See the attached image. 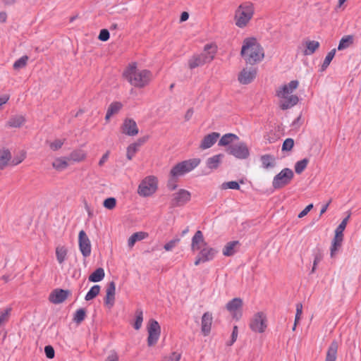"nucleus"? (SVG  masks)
<instances>
[{
  "label": "nucleus",
  "instance_id": "412c9836",
  "mask_svg": "<svg viewBox=\"0 0 361 361\" xmlns=\"http://www.w3.org/2000/svg\"><path fill=\"white\" fill-rule=\"evenodd\" d=\"M217 253L218 250L216 249L205 247L200 250L199 255L202 257L203 262H207L214 259Z\"/></svg>",
  "mask_w": 361,
  "mask_h": 361
},
{
  "label": "nucleus",
  "instance_id": "f704fd0d",
  "mask_svg": "<svg viewBox=\"0 0 361 361\" xmlns=\"http://www.w3.org/2000/svg\"><path fill=\"white\" fill-rule=\"evenodd\" d=\"M68 250L64 246H59L56 248V257L58 262L62 264L67 256Z\"/></svg>",
  "mask_w": 361,
  "mask_h": 361
},
{
  "label": "nucleus",
  "instance_id": "473e14b6",
  "mask_svg": "<svg viewBox=\"0 0 361 361\" xmlns=\"http://www.w3.org/2000/svg\"><path fill=\"white\" fill-rule=\"evenodd\" d=\"M105 276V272L103 268L99 267L94 270L88 277V279L91 282H99L104 279Z\"/></svg>",
  "mask_w": 361,
  "mask_h": 361
},
{
  "label": "nucleus",
  "instance_id": "09e8293b",
  "mask_svg": "<svg viewBox=\"0 0 361 361\" xmlns=\"http://www.w3.org/2000/svg\"><path fill=\"white\" fill-rule=\"evenodd\" d=\"M293 146H294V140L293 138H290V137L286 138L282 144L281 150L283 152L291 151Z\"/></svg>",
  "mask_w": 361,
  "mask_h": 361
},
{
  "label": "nucleus",
  "instance_id": "2eb2a0df",
  "mask_svg": "<svg viewBox=\"0 0 361 361\" xmlns=\"http://www.w3.org/2000/svg\"><path fill=\"white\" fill-rule=\"evenodd\" d=\"M69 294L70 291L68 290L56 288L50 293L49 300L54 304H60L66 300Z\"/></svg>",
  "mask_w": 361,
  "mask_h": 361
},
{
  "label": "nucleus",
  "instance_id": "4c0bfd02",
  "mask_svg": "<svg viewBox=\"0 0 361 361\" xmlns=\"http://www.w3.org/2000/svg\"><path fill=\"white\" fill-rule=\"evenodd\" d=\"M353 43V37L352 35H346L341 38L339 42L338 49L343 50L350 47Z\"/></svg>",
  "mask_w": 361,
  "mask_h": 361
},
{
  "label": "nucleus",
  "instance_id": "0eeeda50",
  "mask_svg": "<svg viewBox=\"0 0 361 361\" xmlns=\"http://www.w3.org/2000/svg\"><path fill=\"white\" fill-rule=\"evenodd\" d=\"M157 189V180L154 176H147L142 180L137 189L140 196L149 197L154 194Z\"/></svg>",
  "mask_w": 361,
  "mask_h": 361
},
{
  "label": "nucleus",
  "instance_id": "6ab92c4d",
  "mask_svg": "<svg viewBox=\"0 0 361 361\" xmlns=\"http://www.w3.org/2000/svg\"><path fill=\"white\" fill-rule=\"evenodd\" d=\"M256 73L255 69L250 71L243 69L238 75V80L243 85L250 84L255 79Z\"/></svg>",
  "mask_w": 361,
  "mask_h": 361
},
{
  "label": "nucleus",
  "instance_id": "c9c22d12",
  "mask_svg": "<svg viewBox=\"0 0 361 361\" xmlns=\"http://www.w3.org/2000/svg\"><path fill=\"white\" fill-rule=\"evenodd\" d=\"M11 159V154L8 149L0 151V169H3Z\"/></svg>",
  "mask_w": 361,
  "mask_h": 361
},
{
  "label": "nucleus",
  "instance_id": "4be33fe9",
  "mask_svg": "<svg viewBox=\"0 0 361 361\" xmlns=\"http://www.w3.org/2000/svg\"><path fill=\"white\" fill-rule=\"evenodd\" d=\"M202 243L204 245H207V243L204 241L203 233L201 231H197L193 235L192 238L191 243V250L195 252L196 250H200V244Z\"/></svg>",
  "mask_w": 361,
  "mask_h": 361
},
{
  "label": "nucleus",
  "instance_id": "39448f33",
  "mask_svg": "<svg viewBox=\"0 0 361 361\" xmlns=\"http://www.w3.org/2000/svg\"><path fill=\"white\" fill-rule=\"evenodd\" d=\"M350 217V212L344 218L335 230V235L331 242V256L333 257L338 248L341 246L343 240V231L345 230L348 221Z\"/></svg>",
  "mask_w": 361,
  "mask_h": 361
},
{
  "label": "nucleus",
  "instance_id": "3c124183",
  "mask_svg": "<svg viewBox=\"0 0 361 361\" xmlns=\"http://www.w3.org/2000/svg\"><path fill=\"white\" fill-rule=\"evenodd\" d=\"M116 205V200L114 197H108L103 202V206L108 209H113Z\"/></svg>",
  "mask_w": 361,
  "mask_h": 361
},
{
  "label": "nucleus",
  "instance_id": "20e7f679",
  "mask_svg": "<svg viewBox=\"0 0 361 361\" xmlns=\"http://www.w3.org/2000/svg\"><path fill=\"white\" fill-rule=\"evenodd\" d=\"M254 13L252 4L245 3L239 6L235 11V25L238 27H245Z\"/></svg>",
  "mask_w": 361,
  "mask_h": 361
},
{
  "label": "nucleus",
  "instance_id": "b1692460",
  "mask_svg": "<svg viewBox=\"0 0 361 361\" xmlns=\"http://www.w3.org/2000/svg\"><path fill=\"white\" fill-rule=\"evenodd\" d=\"M240 245V244L238 240H233L227 243L223 249V255L226 257L234 255L238 252L236 247H239Z\"/></svg>",
  "mask_w": 361,
  "mask_h": 361
},
{
  "label": "nucleus",
  "instance_id": "052dcab7",
  "mask_svg": "<svg viewBox=\"0 0 361 361\" xmlns=\"http://www.w3.org/2000/svg\"><path fill=\"white\" fill-rule=\"evenodd\" d=\"M302 305L301 303H298L296 305V314H295V323H297L300 320V315L302 314Z\"/></svg>",
  "mask_w": 361,
  "mask_h": 361
},
{
  "label": "nucleus",
  "instance_id": "393cba45",
  "mask_svg": "<svg viewBox=\"0 0 361 361\" xmlns=\"http://www.w3.org/2000/svg\"><path fill=\"white\" fill-rule=\"evenodd\" d=\"M338 348V342L335 340L333 341L328 348L325 361H336L337 357Z\"/></svg>",
  "mask_w": 361,
  "mask_h": 361
},
{
  "label": "nucleus",
  "instance_id": "c756f323",
  "mask_svg": "<svg viewBox=\"0 0 361 361\" xmlns=\"http://www.w3.org/2000/svg\"><path fill=\"white\" fill-rule=\"evenodd\" d=\"M239 139L238 136L233 133H226L224 135L219 141V146H229L234 141Z\"/></svg>",
  "mask_w": 361,
  "mask_h": 361
},
{
  "label": "nucleus",
  "instance_id": "a18cd8bd",
  "mask_svg": "<svg viewBox=\"0 0 361 361\" xmlns=\"http://www.w3.org/2000/svg\"><path fill=\"white\" fill-rule=\"evenodd\" d=\"M28 59H29L28 56L25 55V56H23L22 57H20V59L16 60L13 65V69L19 70V69H21V68L25 67L27 65Z\"/></svg>",
  "mask_w": 361,
  "mask_h": 361
},
{
  "label": "nucleus",
  "instance_id": "9b49d317",
  "mask_svg": "<svg viewBox=\"0 0 361 361\" xmlns=\"http://www.w3.org/2000/svg\"><path fill=\"white\" fill-rule=\"evenodd\" d=\"M191 194L185 189H180L177 192L172 195L171 204L173 207H181L190 201Z\"/></svg>",
  "mask_w": 361,
  "mask_h": 361
},
{
  "label": "nucleus",
  "instance_id": "13d9d810",
  "mask_svg": "<svg viewBox=\"0 0 361 361\" xmlns=\"http://www.w3.org/2000/svg\"><path fill=\"white\" fill-rule=\"evenodd\" d=\"M238 326H234L233 329L232 334H231V341L228 343V345H232L235 342L237 337H238Z\"/></svg>",
  "mask_w": 361,
  "mask_h": 361
},
{
  "label": "nucleus",
  "instance_id": "6e6552de",
  "mask_svg": "<svg viewBox=\"0 0 361 361\" xmlns=\"http://www.w3.org/2000/svg\"><path fill=\"white\" fill-rule=\"evenodd\" d=\"M226 152L238 159H246L250 156V150L244 142L232 144L226 149Z\"/></svg>",
  "mask_w": 361,
  "mask_h": 361
},
{
  "label": "nucleus",
  "instance_id": "c03bdc74",
  "mask_svg": "<svg viewBox=\"0 0 361 361\" xmlns=\"http://www.w3.org/2000/svg\"><path fill=\"white\" fill-rule=\"evenodd\" d=\"M143 321V312L142 310L140 309H137L135 312V321L133 325V327L136 330H139L142 324Z\"/></svg>",
  "mask_w": 361,
  "mask_h": 361
},
{
  "label": "nucleus",
  "instance_id": "774afa93",
  "mask_svg": "<svg viewBox=\"0 0 361 361\" xmlns=\"http://www.w3.org/2000/svg\"><path fill=\"white\" fill-rule=\"evenodd\" d=\"M118 357L116 353L109 355L105 361H118Z\"/></svg>",
  "mask_w": 361,
  "mask_h": 361
},
{
  "label": "nucleus",
  "instance_id": "dca6fc26",
  "mask_svg": "<svg viewBox=\"0 0 361 361\" xmlns=\"http://www.w3.org/2000/svg\"><path fill=\"white\" fill-rule=\"evenodd\" d=\"M220 137V133L212 132L204 137L200 145V148L207 149L212 147Z\"/></svg>",
  "mask_w": 361,
  "mask_h": 361
},
{
  "label": "nucleus",
  "instance_id": "de8ad7c7",
  "mask_svg": "<svg viewBox=\"0 0 361 361\" xmlns=\"http://www.w3.org/2000/svg\"><path fill=\"white\" fill-rule=\"evenodd\" d=\"M221 188L223 190H226V189L240 190V186L237 181L232 180V181L223 183Z\"/></svg>",
  "mask_w": 361,
  "mask_h": 361
},
{
  "label": "nucleus",
  "instance_id": "69168bd1",
  "mask_svg": "<svg viewBox=\"0 0 361 361\" xmlns=\"http://www.w3.org/2000/svg\"><path fill=\"white\" fill-rule=\"evenodd\" d=\"M109 151H107L105 154H104L102 155V158L100 159V160L99 161V165L100 166H102L106 161V160L109 158Z\"/></svg>",
  "mask_w": 361,
  "mask_h": 361
},
{
  "label": "nucleus",
  "instance_id": "37998d69",
  "mask_svg": "<svg viewBox=\"0 0 361 361\" xmlns=\"http://www.w3.org/2000/svg\"><path fill=\"white\" fill-rule=\"evenodd\" d=\"M86 317V310L84 308H80L76 310L73 316V322L76 324H80L84 321Z\"/></svg>",
  "mask_w": 361,
  "mask_h": 361
},
{
  "label": "nucleus",
  "instance_id": "79ce46f5",
  "mask_svg": "<svg viewBox=\"0 0 361 361\" xmlns=\"http://www.w3.org/2000/svg\"><path fill=\"white\" fill-rule=\"evenodd\" d=\"M85 158V154L82 150H75L70 154L67 159L73 161H80Z\"/></svg>",
  "mask_w": 361,
  "mask_h": 361
},
{
  "label": "nucleus",
  "instance_id": "8fccbe9b",
  "mask_svg": "<svg viewBox=\"0 0 361 361\" xmlns=\"http://www.w3.org/2000/svg\"><path fill=\"white\" fill-rule=\"evenodd\" d=\"M138 150V147L133 143L130 144L127 147L126 157L128 160H131Z\"/></svg>",
  "mask_w": 361,
  "mask_h": 361
},
{
  "label": "nucleus",
  "instance_id": "1a4fd4ad",
  "mask_svg": "<svg viewBox=\"0 0 361 361\" xmlns=\"http://www.w3.org/2000/svg\"><path fill=\"white\" fill-rule=\"evenodd\" d=\"M147 344L149 346H152L157 343L160 336L161 327L159 322L154 319H149L147 325Z\"/></svg>",
  "mask_w": 361,
  "mask_h": 361
},
{
  "label": "nucleus",
  "instance_id": "c85d7f7f",
  "mask_svg": "<svg viewBox=\"0 0 361 361\" xmlns=\"http://www.w3.org/2000/svg\"><path fill=\"white\" fill-rule=\"evenodd\" d=\"M200 162L201 160L200 158H193L180 161L186 173L192 171L200 164Z\"/></svg>",
  "mask_w": 361,
  "mask_h": 361
},
{
  "label": "nucleus",
  "instance_id": "49530a36",
  "mask_svg": "<svg viewBox=\"0 0 361 361\" xmlns=\"http://www.w3.org/2000/svg\"><path fill=\"white\" fill-rule=\"evenodd\" d=\"M309 160L306 158L298 161L295 165V171L298 174H300L307 167Z\"/></svg>",
  "mask_w": 361,
  "mask_h": 361
},
{
  "label": "nucleus",
  "instance_id": "bb28decb",
  "mask_svg": "<svg viewBox=\"0 0 361 361\" xmlns=\"http://www.w3.org/2000/svg\"><path fill=\"white\" fill-rule=\"evenodd\" d=\"M285 100L282 101L280 104V107L282 110L288 109L293 106L296 105L299 101V98L297 95H290L288 97L286 96Z\"/></svg>",
  "mask_w": 361,
  "mask_h": 361
},
{
  "label": "nucleus",
  "instance_id": "58836bf2",
  "mask_svg": "<svg viewBox=\"0 0 361 361\" xmlns=\"http://www.w3.org/2000/svg\"><path fill=\"white\" fill-rule=\"evenodd\" d=\"M319 42L317 41H308L306 43V49L305 50V55H312L319 48Z\"/></svg>",
  "mask_w": 361,
  "mask_h": 361
},
{
  "label": "nucleus",
  "instance_id": "423d86ee",
  "mask_svg": "<svg viewBox=\"0 0 361 361\" xmlns=\"http://www.w3.org/2000/svg\"><path fill=\"white\" fill-rule=\"evenodd\" d=\"M293 176V171L289 168H285L274 177L272 187L276 190L281 189L288 185Z\"/></svg>",
  "mask_w": 361,
  "mask_h": 361
},
{
  "label": "nucleus",
  "instance_id": "a878e982",
  "mask_svg": "<svg viewBox=\"0 0 361 361\" xmlns=\"http://www.w3.org/2000/svg\"><path fill=\"white\" fill-rule=\"evenodd\" d=\"M122 108H123V104L121 102H111L107 109L106 116H105V120L106 121H109L110 118L113 115L118 114Z\"/></svg>",
  "mask_w": 361,
  "mask_h": 361
},
{
  "label": "nucleus",
  "instance_id": "7c9ffc66",
  "mask_svg": "<svg viewBox=\"0 0 361 361\" xmlns=\"http://www.w3.org/2000/svg\"><path fill=\"white\" fill-rule=\"evenodd\" d=\"M148 234L145 232H136L134 233L128 240V245L130 247L134 246L135 243L137 241L142 240L146 238Z\"/></svg>",
  "mask_w": 361,
  "mask_h": 361
},
{
  "label": "nucleus",
  "instance_id": "bf43d9fd",
  "mask_svg": "<svg viewBox=\"0 0 361 361\" xmlns=\"http://www.w3.org/2000/svg\"><path fill=\"white\" fill-rule=\"evenodd\" d=\"M25 157V154H21L14 157L12 160H11V164L13 166L18 165V164L21 163L24 160Z\"/></svg>",
  "mask_w": 361,
  "mask_h": 361
},
{
  "label": "nucleus",
  "instance_id": "5fc2aeb1",
  "mask_svg": "<svg viewBox=\"0 0 361 361\" xmlns=\"http://www.w3.org/2000/svg\"><path fill=\"white\" fill-rule=\"evenodd\" d=\"M44 353L46 355V357L49 359H52L55 356V351H54V348L49 345H46L44 347Z\"/></svg>",
  "mask_w": 361,
  "mask_h": 361
},
{
  "label": "nucleus",
  "instance_id": "e2e57ef3",
  "mask_svg": "<svg viewBox=\"0 0 361 361\" xmlns=\"http://www.w3.org/2000/svg\"><path fill=\"white\" fill-rule=\"evenodd\" d=\"M322 260V257L319 255H316L314 256V262H313V266L311 270V273H314L317 264Z\"/></svg>",
  "mask_w": 361,
  "mask_h": 361
},
{
  "label": "nucleus",
  "instance_id": "f257e3e1",
  "mask_svg": "<svg viewBox=\"0 0 361 361\" xmlns=\"http://www.w3.org/2000/svg\"><path fill=\"white\" fill-rule=\"evenodd\" d=\"M241 56L245 59L246 63L253 65L262 61L264 54L263 48L257 42L256 38L249 37L243 41Z\"/></svg>",
  "mask_w": 361,
  "mask_h": 361
},
{
  "label": "nucleus",
  "instance_id": "4468645a",
  "mask_svg": "<svg viewBox=\"0 0 361 361\" xmlns=\"http://www.w3.org/2000/svg\"><path fill=\"white\" fill-rule=\"evenodd\" d=\"M123 134L128 136H135L139 133L136 122L133 118H126L121 126Z\"/></svg>",
  "mask_w": 361,
  "mask_h": 361
},
{
  "label": "nucleus",
  "instance_id": "7ed1b4c3",
  "mask_svg": "<svg viewBox=\"0 0 361 361\" xmlns=\"http://www.w3.org/2000/svg\"><path fill=\"white\" fill-rule=\"evenodd\" d=\"M216 47L212 44H207L204 46L202 53L192 56L188 61V66L190 69L203 66L214 59Z\"/></svg>",
  "mask_w": 361,
  "mask_h": 361
},
{
  "label": "nucleus",
  "instance_id": "4d7b16f0",
  "mask_svg": "<svg viewBox=\"0 0 361 361\" xmlns=\"http://www.w3.org/2000/svg\"><path fill=\"white\" fill-rule=\"evenodd\" d=\"M63 145V142L62 140H55L54 142H52L50 144V148L54 151H56L59 149H60Z\"/></svg>",
  "mask_w": 361,
  "mask_h": 361
},
{
  "label": "nucleus",
  "instance_id": "cd10ccee",
  "mask_svg": "<svg viewBox=\"0 0 361 361\" xmlns=\"http://www.w3.org/2000/svg\"><path fill=\"white\" fill-rule=\"evenodd\" d=\"M262 167L264 169L274 168L276 165V159L274 156L267 154L260 157Z\"/></svg>",
  "mask_w": 361,
  "mask_h": 361
},
{
  "label": "nucleus",
  "instance_id": "864d4df0",
  "mask_svg": "<svg viewBox=\"0 0 361 361\" xmlns=\"http://www.w3.org/2000/svg\"><path fill=\"white\" fill-rule=\"evenodd\" d=\"M110 37L109 31L106 29H102L98 36V39L102 42L107 41Z\"/></svg>",
  "mask_w": 361,
  "mask_h": 361
},
{
  "label": "nucleus",
  "instance_id": "603ef678",
  "mask_svg": "<svg viewBox=\"0 0 361 361\" xmlns=\"http://www.w3.org/2000/svg\"><path fill=\"white\" fill-rule=\"evenodd\" d=\"M181 354L177 352H173L169 356L164 357L162 361H180Z\"/></svg>",
  "mask_w": 361,
  "mask_h": 361
},
{
  "label": "nucleus",
  "instance_id": "0e129e2a",
  "mask_svg": "<svg viewBox=\"0 0 361 361\" xmlns=\"http://www.w3.org/2000/svg\"><path fill=\"white\" fill-rule=\"evenodd\" d=\"M174 178H171V179L168 182L167 186L170 190H174L177 188V185L176 184V180Z\"/></svg>",
  "mask_w": 361,
  "mask_h": 361
},
{
  "label": "nucleus",
  "instance_id": "680f3d73",
  "mask_svg": "<svg viewBox=\"0 0 361 361\" xmlns=\"http://www.w3.org/2000/svg\"><path fill=\"white\" fill-rule=\"evenodd\" d=\"M313 208V204H308L303 210H302L298 215V217L301 219L306 216L308 212Z\"/></svg>",
  "mask_w": 361,
  "mask_h": 361
},
{
  "label": "nucleus",
  "instance_id": "6e6d98bb",
  "mask_svg": "<svg viewBox=\"0 0 361 361\" xmlns=\"http://www.w3.org/2000/svg\"><path fill=\"white\" fill-rule=\"evenodd\" d=\"M179 238L172 239L164 245V248L166 251H170L175 247V245H176V243L179 242Z\"/></svg>",
  "mask_w": 361,
  "mask_h": 361
},
{
  "label": "nucleus",
  "instance_id": "72a5a7b5",
  "mask_svg": "<svg viewBox=\"0 0 361 361\" xmlns=\"http://www.w3.org/2000/svg\"><path fill=\"white\" fill-rule=\"evenodd\" d=\"M185 173L186 172L180 162L174 165L170 171V176L173 178H176L179 176L185 175Z\"/></svg>",
  "mask_w": 361,
  "mask_h": 361
},
{
  "label": "nucleus",
  "instance_id": "f03ea898",
  "mask_svg": "<svg viewBox=\"0 0 361 361\" xmlns=\"http://www.w3.org/2000/svg\"><path fill=\"white\" fill-rule=\"evenodd\" d=\"M123 75L130 85L135 87L142 88L149 84L152 75L148 70L137 69L136 63H133L124 71Z\"/></svg>",
  "mask_w": 361,
  "mask_h": 361
},
{
  "label": "nucleus",
  "instance_id": "e433bc0d",
  "mask_svg": "<svg viewBox=\"0 0 361 361\" xmlns=\"http://www.w3.org/2000/svg\"><path fill=\"white\" fill-rule=\"evenodd\" d=\"M66 159L65 157L56 158L52 163L53 167L58 171L65 169L68 165Z\"/></svg>",
  "mask_w": 361,
  "mask_h": 361
},
{
  "label": "nucleus",
  "instance_id": "f8f14e48",
  "mask_svg": "<svg viewBox=\"0 0 361 361\" xmlns=\"http://www.w3.org/2000/svg\"><path fill=\"white\" fill-rule=\"evenodd\" d=\"M250 329L258 333H262L267 328L266 317L262 312L257 313L250 323Z\"/></svg>",
  "mask_w": 361,
  "mask_h": 361
},
{
  "label": "nucleus",
  "instance_id": "aec40b11",
  "mask_svg": "<svg viewBox=\"0 0 361 361\" xmlns=\"http://www.w3.org/2000/svg\"><path fill=\"white\" fill-rule=\"evenodd\" d=\"M106 291L105 304L109 307H112L114 304L116 293V283L114 281H111L107 284Z\"/></svg>",
  "mask_w": 361,
  "mask_h": 361
},
{
  "label": "nucleus",
  "instance_id": "9d476101",
  "mask_svg": "<svg viewBox=\"0 0 361 361\" xmlns=\"http://www.w3.org/2000/svg\"><path fill=\"white\" fill-rule=\"evenodd\" d=\"M243 300L240 298H235L226 304V310L231 314L233 319L238 320L242 317Z\"/></svg>",
  "mask_w": 361,
  "mask_h": 361
},
{
  "label": "nucleus",
  "instance_id": "338daca9",
  "mask_svg": "<svg viewBox=\"0 0 361 361\" xmlns=\"http://www.w3.org/2000/svg\"><path fill=\"white\" fill-rule=\"evenodd\" d=\"M193 113H194V111H193V109H192V108L189 109L186 111V113H185V120L186 121H189V120L192 118V115H193Z\"/></svg>",
  "mask_w": 361,
  "mask_h": 361
},
{
  "label": "nucleus",
  "instance_id": "ddd939ff",
  "mask_svg": "<svg viewBox=\"0 0 361 361\" xmlns=\"http://www.w3.org/2000/svg\"><path fill=\"white\" fill-rule=\"evenodd\" d=\"M79 249L84 257H87L91 254V243L86 233L81 230L78 234Z\"/></svg>",
  "mask_w": 361,
  "mask_h": 361
},
{
  "label": "nucleus",
  "instance_id": "5701e85b",
  "mask_svg": "<svg viewBox=\"0 0 361 361\" xmlns=\"http://www.w3.org/2000/svg\"><path fill=\"white\" fill-rule=\"evenodd\" d=\"M224 155L223 154H218L209 157L206 161V164L208 169L210 170H214L219 168V165L222 162Z\"/></svg>",
  "mask_w": 361,
  "mask_h": 361
},
{
  "label": "nucleus",
  "instance_id": "f3484780",
  "mask_svg": "<svg viewBox=\"0 0 361 361\" xmlns=\"http://www.w3.org/2000/svg\"><path fill=\"white\" fill-rule=\"evenodd\" d=\"M298 81L291 80L288 84L284 85L276 91V96L281 98H286V96L295 90L298 86Z\"/></svg>",
  "mask_w": 361,
  "mask_h": 361
},
{
  "label": "nucleus",
  "instance_id": "ea45409f",
  "mask_svg": "<svg viewBox=\"0 0 361 361\" xmlns=\"http://www.w3.org/2000/svg\"><path fill=\"white\" fill-rule=\"evenodd\" d=\"M336 49H333L327 54L323 61V63L322 64L320 68L321 71H324L328 68L336 54Z\"/></svg>",
  "mask_w": 361,
  "mask_h": 361
},
{
  "label": "nucleus",
  "instance_id": "2f4dec72",
  "mask_svg": "<svg viewBox=\"0 0 361 361\" xmlns=\"http://www.w3.org/2000/svg\"><path fill=\"white\" fill-rule=\"evenodd\" d=\"M25 118L21 115H15L11 116L7 122V126L11 128H19L24 123Z\"/></svg>",
  "mask_w": 361,
  "mask_h": 361
},
{
  "label": "nucleus",
  "instance_id": "a211bd4d",
  "mask_svg": "<svg viewBox=\"0 0 361 361\" xmlns=\"http://www.w3.org/2000/svg\"><path fill=\"white\" fill-rule=\"evenodd\" d=\"M212 315L210 312H204L202 317L201 331L204 336H208L211 331Z\"/></svg>",
  "mask_w": 361,
  "mask_h": 361
},
{
  "label": "nucleus",
  "instance_id": "a19ab883",
  "mask_svg": "<svg viewBox=\"0 0 361 361\" xmlns=\"http://www.w3.org/2000/svg\"><path fill=\"white\" fill-rule=\"evenodd\" d=\"M100 291V286L99 285H94L90 288L89 291L87 293L85 300L87 301H90L94 299L95 297L98 295Z\"/></svg>",
  "mask_w": 361,
  "mask_h": 361
}]
</instances>
